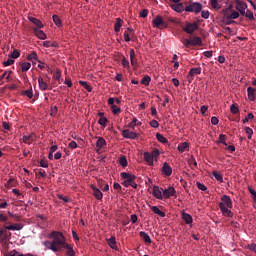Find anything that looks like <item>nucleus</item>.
Returning <instances> with one entry per match:
<instances>
[{"instance_id": "64", "label": "nucleus", "mask_w": 256, "mask_h": 256, "mask_svg": "<svg viewBox=\"0 0 256 256\" xmlns=\"http://www.w3.org/2000/svg\"><path fill=\"white\" fill-rule=\"evenodd\" d=\"M130 222L135 224L136 222H138V216L133 214L130 216Z\"/></svg>"}, {"instance_id": "1", "label": "nucleus", "mask_w": 256, "mask_h": 256, "mask_svg": "<svg viewBox=\"0 0 256 256\" xmlns=\"http://www.w3.org/2000/svg\"><path fill=\"white\" fill-rule=\"evenodd\" d=\"M218 207L222 211L223 217L233 218V212L230 210L233 208V202L230 196L223 195L222 202L218 203Z\"/></svg>"}, {"instance_id": "11", "label": "nucleus", "mask_w": 256, "mask_h": 256, "mask_svg": "<svg viewBox=\"0 0 256 256\" xmlns=\"http://www.w3.org/2000/svg\"><path fill=\"white\" fill-rule=\"evenodd\" d=\"M200 74H201V67L190 69V72H188V75H187L188 83H192L193 77L195 75H200Z\"/></svg>"}, {"instance_id": "6", "label": "nucleus", "mask_w": 256, "mask_h": 256, "mask_svg": "<svg viewBox=\"0 0 256 256\" xmlns=\"http://www.w3.org/2000/svg\"><path fill=\"white\" fill-rule=\"evenodd\" d=\"M152 24L154 28L157 29H166L168 28V23L163 20L162 16H156L154 20H152Z\"/></svg>"}, {"instance_id": "43", "label": "nucleus", "mask_w": 256, "mask_h": 256, "mask_svg": "<svg viewBox=\"0 0 256 256\" xmlns=\"http://www.w3.org/2000/svg\"><path fill=\"white\" fill-rule=\"evenodd\" d=\"M180 43L184 44L185 48L193 46V43L190 41V39L182 38V40H180Z\"/></svg>"}, {"instance_id": "36", "label": "nucleus", "mask_w": 256, "mask_h": 256, "mask_svg": "<svg viewBox=\"0 0 256 256\" xmlns=\"http://www.w3.org/2000/svg\"><path fill=\"white\" fill-rule=\"evenodd\" d=\"M96 146L98 149H102L104 146H106L105 139H103V137H98Z\"/></svg>"}, {"instance_id": "63", "label": "nucleus", "mask_w": 256, "mask_h": 256, "mask_svg": "<svg viewBox=\"0 0 256 256\" xmlns=\"http://www.w3.org/2000/svg\"><path fill=\"white\" fill-rule=\"evenodd\" d=\"M68 147L71 149H76V148H78V144H76V142L74 140H71V142L68 143Z\"/></svg>"}, {"instance_id": "26", "label": "nucleus", "mask_w": 256, "mask_h": 256, "mask_svg": "<svg viewBox=\"0 0 256 256\" xmlns=\"http://www.w3.org/2000/svg\"><path fill=\"white\" fill-rule=\"evenodd\" d=\"M150 209L152 210V212H154L155 215H158V216H160V217H162V218H165V217H166L165 212H163L162 210H160L159 207H157V206H152Z\"/></svg>"}, {"instance_id": "37", "label": "nucleus", "mask_w": 256, "mask_h": 256, "mask_svg": "<svg viewBox=\"0 0 256 256\" xmlns=\"http://www.w3.org/2000/svg\"><path fill=\"white\" fill-rule=\"evenodd\" d=\"M135 126H141V122H138V119L134 117L130 124H128V128L134 129Z\"/></svg>"}, {"instance_id": "35", "label": "nucleus", "mask_w": 256, "mask_h": 256, "mask_svg": "<svg viewBox=\"0 0 256 256\" xmlns=\"http://www.w3.org/2000/svg\"><path fill=\"white\" fill-rule=\"evenodd\" d=\"M52 22H54V24H55L57 27H62V21H61V18H59V16H57V15H52Z\"/></svg>"}, {"instance_id": "19", "label": "nucleus", "mask_w": 256, "mask_h": 256, "mask_svg": "<svg viewBox=\"0 0 256 256\" xmlns=\"http://www.w3.org/2000/svg\"><path fill=\"white\" fill-rule=\"evenodd\" d=\"M139 237H141L144 243H147V244L152 243L151 237L146 232H143V231L139 232Z\"/></svg>"}, {"instance_id": "58", "label": "nucleus", "mask_w": 256, "mask_h": 256, "mask_svg": "<svg viewBox=\"0 0 256 256\" xmlns=\"http://www.w3.org/2000/svg\"><path fill=\"white\" fill-rule=\"evenodd\" d=\"M247 249L256 254V244L255 243L247 245Z\"/></svg>"}, {"instance_id": "4", "label": "nucleus", "mask_w": 256, "mask_h": 256, "mask_svg": "<svg viewBox=\"0 0 256 256\" xmlns=\"http://www.w3.org/2000/svg\"><path fill=\"white\" fill-rule=\"evenodd\" d=\"M120 178L124 180V182H122V185H124V187H129V184L135 183L136 180V176L128 172H121Z\"/></svg>"}, {"instance_id": "45", "label": "nucleus", "mask_w": 256, "mask_h": 256, "mask_svg": "<svg viewBox=\"0 0 256 256\" xmlns=\"http://www.w3.org/2000/svg\"><path fill=\"white\" fill-rule=\"evenodd\" d=\"M229 110L231 111L232 115H236L237 113H239V108L237 107V104H231Z\"/></svg>"}, {"instance_id": "54", "label": "nucleus", "mask_w": 256, "mask_h": 256, "mask_svg": "<svg viewBox=\"0 0 256 256\" xmlns=\"http://www.w3.org/2000/svg\"><path fill=\"white\" fill-rule=\"evenodd\" d=\"M245 134L248 135V140L252 139L253 129L250 127H245Z\"/></svg>"}, {"instance_id": "7", "label": "nucleus", "mask_w": 256, "mask_h": 256, "mask_svg": "<svg viewBox=\"0 0 256 256\" xmlns=\"http://www.w3.org/2000/svg\"><path fill=\"white\" fill-rule=\"evenodd\" d=\"M182 30L187 34L192 35L195 31L198 30V22H186L185 27H182Z\"/></svg>"}, {"instance_id": "62", "label": "nucleus", "mask_w": 256, "mask_h": 256, "mask_svg": "<svg viewBox=\"0 0 256 256\" xmlns=\"http://www.w3.org/2000/svg\"><path fill=\"white\" fill-rule=\"evenodd\" d=\"M24 95L27 96V98L32 99L34 97V94L32 93V89L24 91Z\"/></svg>"}, {"instance_id": "20", "label": "nucleus", "mask_w": 256, "mask_h": 256, "mask_svg": "<svg viewBox=\"0 0 256 256\" xmlns=\"http://www.w3.org/2000/svg\"><path fill=\"white\" fill-rule=\"evenodd\" d=\"M38 87L41 91L48 90V84L43 80L42 77H38Z\"/></svg>"}, {"instance_id": "15", "label": "nucleus", "mask_w": 256, "mask_h": 256, "mask_svg": "<svg viewBox=\"0 0 256 256\" xmlns=\"http://www.w3.org/2000/svg\"><path fill=\"white\" fill-rule=\"evenodd\" d=\"M247 9V4L242 1H236V10L239 11L240 15H244L245 10Z\"/></svg>"}, {"instance_id": "42", "label": "nucleus", "mask_w": 256, "mask_h": 256, "mask_svg": "<svg viewBox=\"0 0 256 256\" xmlns=\"http://www.w3.org/2000/svg\"><path fill=\"white\" fill-rule=\"evenodd\" d=\"M19 56H20L19 51L14 49L13 52H11V54L8 55V58L16 60L19 58Z\"/></svg>"}, {"instance_id": "56", "label": "nucleus", "mask_w": 256, "mask_h": 256, "mask_svg": "<svg viewBox=\"0 0 256 256\" xmlns=\"http://www.w3.org/2000/svg\"><path fill=\"white\" fill-rule=\"evenodd\" d=\"M13 64H15V60H13V59H8L7 61H4V63H3L4 67H10Z\"/></svg>"}, {"instance_id": "57", "label": "nucleus", "mask_w": 256, "mask_h": 256, "mask_svg": "<svg viewBox=\"0 0 256 256\" xmlns=\"http://www.w3.org/2000/svg\"><path fill=\"white\" fill-rule=\"evenodd\" d=\"M150 156L154 157V159L159 158V156H160L159 149H154V151H152V153H150Z\"/></svg>"}, {"instance_id": "3", "label": "nucleus", "mask_w": 256, "mask_h": 256, "mask_svg": "<svg viewBox=\"0 0 256 256\" xmlns=\"http://www.w3.org/2000/svg\"><path fill=\"white\" fill-rule=\"evenodd\" d=\"M233 6H229L225 10L222 11L223 13V20H234L239 18V13L237 11H233Z\"/></svg>"}, {"instance_id": "59", "label": "nucleus", "mask_w": 256, "mask_h": 256, "mask_svg": "<svg viewBox=\"0 0 256 256\" xmlns=\"http://www.w3.org/2000/svg\"><path fill=\"white\" fill-rule=\"evenodd\" d=\"M248 193H250L252 195L253 201L256 202V192H255V190H253L251 187H248Z\"/></svg>"}, {"instance_id": "55", "label": "nucleus", "mask_w": 256, "mask_h": 256, "mask_svg": "<svg viewBox=\"0 0 256 256\" xmlns=\"http://www.w3.org/2000/svg\"><path fill=\"white\" fill-rule=\"evenodd\" d=\"M119 164H120V166H122V167H127V165H128V163H127V158H125V156L120 157V159H119Z\"/></svg>"}, {"instance_id": "29", "label": "nucleus", "mask_w": 256, "mask_h": 256, "mask_svg": "<svg viewBox=\"0 0 256 256\" xmlns=\"http://www.w3.org/2000/svg\"><path fill=\"white\" fill-rule=\"evenodd\" d=\"M22 142H24L27 145H31L32 142H34V134H30L29 136H23Z\"/></svg>"}, {"instance_id": "24", "label": "nucleus", "mask_w": 256, "mask_h": 256, "mask_svg": "<svg viewBox=\"0 0 256 256\" xmlns=\"http://www.w3.org/2000/svg\"><path fill=\"white\" fill-rule=\"evenodd\" d=\"M34 34L37 36L38 39L40 40H45L46 39V34L42 30L38 28H34Z\"/></svg>"}, {"instance_id": "47", "label": "nucleus", "mask_w": 256, "mask_h": 256, "mask_svg": "<svg viewBox=\"0 0 256 256\" xmlns=\"http://www.w3.org/2000/svg\"><path fill=\"white\" fill-rule=\"evenodd\" d=\"M156 137H157L158 142H160L162 144L168 143V140L165 137H163L162 134L157 133Z\"/></svg>"}, {"instance_id": "32", "label": "nucleus", "mask_w": 256, "mask_h": 256, "mask_svg": "<svg viewBox=\"0 0 256 256\" xmlns=\"http://www.w3.org/2000/svg\"><path fill=\"white\" fill-rule=\"evenodd\" d=\"M130 64L133 67H135V65H136V54H135V50L134 49L130 50Z\"/></svg>"}, {"instance_id": "49", "label": "nucleus", "mask_w": 256, "mask_h": 256, "mask_svg": "<svg viewBox=\"0 0 256 256\" xmlns=\"http://www.w3.org/2000/svg\"><path fill=\"white\" fill-rule=\"evenodd\" d=\"M4 256H24L16 250L10 251L8 253H4Z\"/></svg>"}, {"instance_id": "30", "label": "nucleus", "mask_w": 256, "mask_h": 256, "mask_svg": "<svg viewBox=\"0 0 256 256\" xmlns=\"http://www.w3.org/2000/svg\"><path fill=\"white\" fill-rule=\"evenodd\" d=\"M133 34V29L132 28H127V31L124 32V41L126 43H129L131 41L130 35Z\"/></svg>"}, {"instance_id": "18", "label": "nucleus", "mask_w": 256, "mask_h": 256, "mask_svg": "<svg viewBox=\"0 0 256 256\" xmlns=\"http://www.w3.org/2000/svg\"><path fill=\"white\" fill-rule=\"evenodd\" d=\"M189 40L193 44V47H196V46L202 47L203 46V40H201V38L198 36H193L192 39H189Z\"/></svg>"}, {"instance_id": "52", "label": "nucleus", "mask_w": 256, "mask_h": 256, "mask_svg": "<svg viewBox=\"0 0 256 256\" xmlns=\"http://www.w3.org/2000/svg\"><path fill=\"white\" fill-rule=\"evenodd\" d=\"M27 60H29V61H32V60L37 61L38 60L37 53L36 52H32L29 55H27Z\"/></svg>"}, {"instance_id": "44", "label": "nucleus", "mask_w": 256, "mask_h": 256, "mask_svg": "<svg viewBox=\"0 0 256 256\" xmlns=\"http://www.w3.org/2000/svg\"><path fill=\"white\" fill-rule=\"evenodd\" d=\"M212 176H214L215 180H217L218 182H223V176L222 174H219V172H212Z\"/></svg>"}, {"instance_id": "21", "label": "nucleus", "mask_w": 256, "mask_h": 256, "mask_svg": "<svg viewBox=\"0 0 256 256\" xmlns=\"http://www.w3.org/2000/svg\"><path fill=\"white\" fill-rule=\"evenodd\" d=\"M182 219L185 221V224L187 225L193 223V218L189 213L182 212Z\"/></svg>"}, {"instance_id": "38", "label": "nucleus", "mask_w": 256, "mask_h": 256, "mask_svg": "<svg viewBox=\"0 0 256 256\" xmlns=\"http://www.w3.org/2000/svg\"><path fill=\"white\" fill-rule=\"evenodd\" d=\"M79 85H81L82 87H84V89H86L87 92H89V93L92 92L91 86H89V84H87L86 81L79 80Z\"/></svg>"}, {"instance_id": "8", "label": "nucleus", "mask_w": 256, "mask_h": 256, "mask_svg": "<svg viewBox=\"0 0 256 256\" xmlns=\"http://www.w3.org/2000/svg\"><path fill=\"white\" fill-rule=\"evenodd\" d=\"M202 9H203V7L201 6V4L199 2H193L192 4L185 6V11L192 12L195 14L200 13Z\"/></svg>"}, {"instance_id": "23", "label": "nucleus", "mask_w": 256, "mask_h": 256, "mask_svg": "<svg viewBox=\"0 0 256 256\" xmlns=\"http://www.w3.org/2000/svg\"><path fill=\"white\" fill-rule=\"evenodd\" d=\"M255 92H256L255 88H253V87L247 88L248 100L255 101Z\"/></svg>"}, {"instance_id": "53", "label": "nucleus", "mask_w": 256, "mask_h": 256, "mask_svg": "<svg viewBox=\"0 0 256 256\" xmlns=\"http://www.w3.org/2000/svg\"><path fill=\"white\" fill-rule=\"evenodd\" d=\"M218 142L222 143L225 146H228V144H226V135L224 134H220V136L218 137Z\"/></svg>"}, {"instance_id": "48", "label": "nucleus", "mask_w": 256, "mask_h": 256, "mask_svg": "<svg viewBox=\"0 0 256 256\" xmlns=\"http://www.w3.org/2000/svg\"><path fill=\"white\" fill-rule=\"evenodd\" d=\"M112 114L118 115L121 113V108L117 107L115 104L111 106Z\"/></svg>"}, {"instance_id": "14", "label": "nucleus", "mask_w": 256, "mask_h": 256, "mask_svg": "<svg viewBox=\"0 0 256 256\" xmlns=\"http://www.w3.org/2000/svg\"><path fill=\"white\" fill-rule=\"evenodd\" d=\"M152 194L158 200L164 199V197H163V189H161L159 186H154V188L152 190Z\"/></svg>"}, {"instance_id": "17", "label": "nucleus", "mask_w": 256, "mask_h": 256, "mask_svg": "<svg viewBox=\"0 0 256 256\" xmlns=\"http://www.w3.org/2000/svg\"><path fill=\"white\" fill-rule=\"evenodd\" d=\"M154 160L157 161V158L152 157L151 153L149 152L144 153V161H146L147 164L152 166L154 164Z\"/></svg>"}, {"instance_id": "22", "label": "nucleus", "mask_w": 256, "mask_h": 256, "mask_svg": "<svg viewBox=\"0 0 256 256\" xmlns=\"http://www.w3.org/2000/svg\"><path fill=\"white\" fill-rule=\"evenodd\" d=\"M171 8L177 13H182L185 11L184 5L182 3L172 4Z\"/></svg>"}, {"instance_id": "46", "label": "nucleus", "mask_w": 256, "mask_h": 256, "mask_svg": "<svg viewBox=\"0 0 256 256\" xmlns=\"http://www.w3.org/2000/svg\"><path fill=\"white\" fill-rule=\"evenodd\" d=\"M150 83H151V77H149V76H146V77L142 78V80H141V84L146 87L149 86Z\"/></svg>"}, {"instance_id": "27", "label": "nucleus", "mask_w": 256, "mask_h": 256, "mask_svg": "<svg viewBox=\"0 0 256 256\" xmlns=\"http://www.w3.org/2000/svg\"><path fill=\"white\" fill-rule=\"evenodd\" d=\"M116 244H117L116 237L115 236H111V238L108 239V246H109V248L117 250Z\"/></svg>"}, {"instance_id": "60", "label": "nucleus", "mask_w": 256, "mask_h": 256, "mask_svg": "<svg viewBox=\"0 0 256 256\" xmlns=\"http://www.w3.org/2000/svg\"><path fill=\"white\" fill-rule=\"evenodd\" d=\"M149 125H150V127L154 128V129L159 128V122H157L156 120L150 121Z\"/></svg>"}, {"instance_id": "2", "label": "nucleus", "mask_w": 256, "mask_h": 256, "mask_svg": "<svg viewBox=\"0 0 256 256\" xmlns=\"http://www.w3.org/2000/svg\"><path fill=\"white\" fill-rule=\"evenodd\" d=\"M49 238L52 239V242L57 243L59 246H69L70 244H67L64 234L58 231H52L51 234H49Z\"/></svg>"}, {"instance_id": "31", "label": "nucleus", "mask_w": 256, "mask_h": 256, "mask_svg": "<svg viewBox=\"0 0 256 256\" xmlns=\"http://www.w3.org/2000/svg\"><path fill=\"white\" fill-rule=\"evenodd\" d=\"M187 149H189V143L182 142L177 146V150H179L180 153H184Z\"/></svg>"}, {"instance_id": "12", "label": "nucleus", "mask_w": 256, "mask_h": 256, "mask_svg": "<svg viewBox=\"0 0 256 256\" xmlns=\"http://www.w3.org/2000/svg\"><path fill=\"white\" fill-rule=\"evenodd\" d=\"M164 199H170L171 197L176 195V190L174 187H169L168 189H162Z\"/></svg>"}, {"instance_id": "13", "label": "nucleus", "mask_w": 256, "mask_h": 256, "mask_svg": "<svg viewBox=\"0 0 256 256\" xmlns=\"http://www.w3.org/2000/svg\"><path fill=\"white\" fill-rule=\"evenodd\" d=\"M122 136L125 139L135 140L138 137V134L133 131H130L129 129H125L122 131Z\"/></svg>"}, {"instance_id": "10", "label": "nucleus", "mask_w": 256, "mask_h": 256, "mask_svg": "<svg viewBox=\"0 0 256 256\" xmlns=\"http://www.w3.org/2000/svg\"><path fill=\"white\" fill-rule=\"evenodd\" d=\"M23 228H24L23 224L16 223V224L4 225L3 229L5 231H21L23 230Z\"/></svg>"}, {"instance_id": "34", "label": "nucleus", "mask_w": 256, "mask_h": 256, "mask_svg": "<svg viewBox=\"0 0 256 256\" xmlns=\"http://www.w3.org/2000/svg\"><path fill=\"white\" fill-rule=\"evenodd\" d=\"M62 249H67V256H75V250H73L72 245H65Z\"/></svg>"}, {"instance_id": "16", "label": "nucleus", "mask_w": 256, "mask_h": 256, "mask_svg": "<svg viewBox=\"0 0 256 256\" xmlns=\"http://www.w3.org/2000/svg\"><path fill=\"white\" fill-rule=\"evenodd\" d=\"M162 173H163V175H165L166 177H170L171 174L173 173V170L171 169V166L168 165V163H163Z\"/></svg>"}, {"instance_id": "33", "label": "nucleus", "mask_w": 256, "mask_h": 256, "mask_svg": "<svg viewBox=\"0 0 256 256\" xmlns=\"http://www.w3.org/2000/svg\"><path fill=\"white\" fill-rule=\"evenodd\" d=\"M121 27H122V19L116 18V24H114V31H116V33H119L121 31Z\"/></svg>"}, {"instance_id": "40", "label": "nucleus", "mask_w": 256, "mask_h": 256, "mask_svg": "<svg viewBox=\"0 0 256 256\" xmlns=\"http://www.w3.org/2000/svg\"><path fill=\"white\" fill-rule=\"evenodd\" d=\"M31 69V63L29 62H24L21 64V70L22 72H27Z\"/></svg>"}, {"instance_id": "28", "label": "nucleus", "mask_w": 256, "mask_h": 256, "mask_svg": "<svg viewBox=\"0 0 256 256\" xmlns=\"http://www.w3.org/2000/svg\"><path fill=\"white\" fill-rule=\"evenodd\" d=\"M92 190L94 191V197L98 201H101L103 198V193L100 189L93 187Z\"/></svg>"}, {"instance_id": "25", "label": "nucleus", "mask_w": 256, "mask_h": 256, "mask_svg": "<svg viewBox=\"0 0 256 256\" xmlns=\"http://www.w3.org/2000/svg\"><path fill=\"white\" fill-rule=\"evenodd\" d=\"M29 21L33 23L38 29L43 28L42 21L38 20L37 18L30 16Z\"/></svg>"}, {"instance_id": "9", "label": "nucleus", "mask_w": 256, "mask_h": 256, "mask_svg": "<svg viewBox=\"0 0 256 256\" xmlns=\"http://www.w3.org/2000/svg\"><path fill=\"white\" fill-rule=\"evenodd\" d=\"M12 237V233H8L4 228H0V244L7 245Z\"/></svg>"}, {"instance_id": "51", "label": "nucleus", "mask_w": 256, "mask_h": 256, "mask_svg": "<svg viewBox=\"0 0 256 256\" xmlns=\"http://www.w3.org/2000/svg\"><path fill=\"white\" fill-rule=\"evenodd\" d=\"M253 118H255L253 113H248V115L245 116L244 120H242V123L246 124L247 122L253 120Z\"/></svg>"}, {"instance_id": "39", "label": "nucleus", "mask_w": 256, "mask_h": 256, "mask_svg": "<svg viewBox=\"0 0 256 256\" xmlns=\"http://www.w3.org/2000/svg\"><path fill=\"white\" fill-rule=\"evenodd\" d=\"M221 3L220 1H216V0H211L210 1V6H212L213 9L215 10H220V8H222V6H220Z\"/></svg>"}, {"instance_id": "50", "label": "nucleus", "mask_w": 256, "mask_h": 256, "mask_svg": "<svg viewBox=\"0 0 256 256\" xmlns=\"http://www.w3.org/2000/svg\"><path fill=\"white\" fill-rule=\"evenodd\" d=\"M106 123H108V119L105 117H100L98 119V125H101V127H106Z\"/></svg>"}, {"instance_id": "61", "label": "nucleus", "mask_w": 256, "mask_h": 256, "mask_svg": "<svg viewBox=\"0 0 256 256\" xmlns=\"http://www.w3.org/2000/svg\"><path fill=\"white\" fill-rule=\"evenodd\" d=\"M196 187H198V189L201 191H207V187L204 186V184H201L200 182L196 183Z\"/></svg>"}, {"instance_id": "5", "label": "nucleus", "mask_w": 256, "mask_h": 256, "mask_svg": "<svg viewBox=\"0 0 256 256\" xmlns=\"http://www.w3.org/2000/svg\"><path fill=\"white\" fill-rule=\"evenodd\" d=\"M43 246L46 247V249L51 250L54 253L61 252L64 245H59L52 241H44Z\"/></svg>"}, {"instance_id": "41", "label": "nucleus", "mask_w": 256, "mask_h": 256, "mask_svg": "<svg viewBox=\"0 0 256 256\" xmlns=\"http://www.w3.org/2000/svg\"><path fill=\"white\" fill-rule=\"evenodd\" d=\"M241 16L247 17L248 20L250 21L255 20V17L253 16V12L250 10H247L246 12H244V15H241Z\"/></svg>"}]
</instances>
